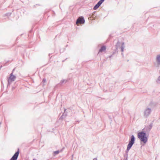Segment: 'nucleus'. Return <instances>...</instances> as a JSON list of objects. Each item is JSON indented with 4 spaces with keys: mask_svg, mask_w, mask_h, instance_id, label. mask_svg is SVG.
<instances>
[{
    "mask_svg": "<svg viewBox=\"0 0 160 160\" xmlns=\"http://www.w3.org/2000/svg\"><path fill=\"white\" fill-rule=\"evenodd\" d=\"M138 136L141 141L143 142L144 143L147 141L148 138L145 133L143 132H139L138 133Z\"/></svg>",
    "mask_w": 160,
    "mask_h": 160,
    "instance_id": "nucleus-1",
    "label": "nucleus"
},
{
    "mask_svg": "<svg viewBox=\"0 0 160 160\" xmlns=\"http://www.w3.org/2000/svg\"><path fill=\"white\" fill-rule=\"evenodd\" d=\"M134 142V137L133 135L131 136V141L129 142L127 147V150L128 151Z\"/></svg>",
    "mask_w": 160,
    "mask_h": 160,
    "instance_id": "nucleus-2",
    "label": "nucleus"
},
{
    "mask_svg": "<svg viewBox=\"0 0 160 160\" xmlns=\"http://www.w3.org/2000/svg\"><path fill=\"white\" fill-rule=\"evenodd\" d=\"M16 76L13 74V72L10 75V77L8 79V82L11 83L14 81L16 79Z\"/></svg>",
    "mask_w": 160,
    "mask_h": 160,
    "instance_id": "nucleus-3",
    "label": "nucleus"
},
{
    "mask_svg": "<svg viewBox=\"0 0 160 160\" xmlns=\"http://www.w3.org/2000/svg\"><path fill=\"white\" fill-rule=\"evenodd\" d=\"M84 20L83 17H80L77 20L76 24H78V23H84Z\"/></svg>",
    "mask_w": 160,
    "mask_h": 160,
    "instance_id": "nucleus-4",
    "label": "nucleus"
},
{
    "mask_svg": "<svg viewBox=\"0 0 160 160\" xmlns=\"http://www.w3.org/2000/svg\"><path fill=\"white\" fill-rule=\"evenodd\" d=\"M105 0H100L97 4L94 7L93 9L96 10L98 9L100 5L103 3Z\"/></svg>",
    "mask_w": 160,
    "mask_h": 160,
    "instance_id": "nucleus-5",
    "label": "nucleus"
},
{
    "mask_svg": "<svg viewBox=\"0 0 160 160\" xmlns=\"http://www.w3.org/2000/svg\"><path fill=\"white\" fill-rule=\"evenodd\" d=\"M19 153V151H18L16 152L12 157L11 158L10 160H17L18 157V156Z\"/></svg>",
    "mask_w": 160,
    "mask_h": 160,
    "instance_id": "nucleus-6",
    "label": "nucleus"
},
{
    "mask_svg": "<svg viewBox=\"0 0 160 160\" xmlns=\"http://www.w3.org/2000/svg\"><path fill=\"white\" fill-rule=\"evenodd\" d=\"M157 61L158 64H160V55L157 56Z\"/></svg>",
    "mask_w": 160,
    "mask_h": 160,
    "instance_id": "nucleus-7",
    "label": "nucleus"
},
{
    "mask_svg": "<svg viewBox=\"0 0 160 160\" xmlns=\"http://www.w3.org/2000/svg\"><path fill=\"white\" fill-rule=\"evenodd\" d=\"M106 49V48L105 46H102L101 47L100 49L99 50L100 52H102L103 51H105Z\"/></svg>",
    "mask_w": 160,
    "mask_h": 160,
    "instance_id": "nucleus-8",
    "label": "nucleus"
},
{
    "mask_svg": "<svg viewBox=\"0 0 160 160\" xmlns=\"http://www.w3.org/2000/svg\"><path fill=\"white\" fill-rule=\"evenodd\" d=\"M54 153L55 154H57L59 153V151H57L54 152Z\"/></svg>",
    "mask_w": 160,
    "mask_h": 160,
    "instance_id": "nucleus-9",
    "label": "nucleus"
},
{
    "mask_svg": "<svg viewBox=\"0 0 160 160\" xmlns=\"http://www.w3.org/2000/svg\"><path fill=\"white\" fill-rule=\"evenodd\" d=\"M46 81V80L44 79H43L42 80V82H43L44 83Z\"/></svg>",
    "mask_w": 160,
    "mask_h": 160,
    "instance_id": "nucleus-10",
    "label": "nucleus"
},
{
    "mask_svg": "<svg viewBox=\"0 0 160 160\" xmlns=\"http://www.w3.org/2000/svg\"><path fill=\"white\" fill-rule=\"evenodd\" d=\"M93 160H97L96 159V158H94Z\"/></svg>",
    "mask_w": 160,
    "mask_h": 160,
    "instance_id": "nucleus-11",
    "label": "nucleus"
}]
</instances>
